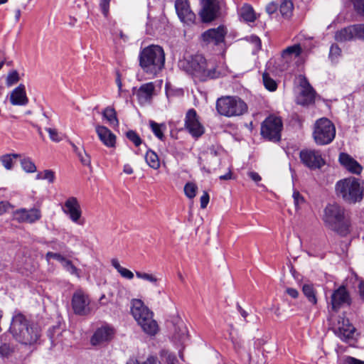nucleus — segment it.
<instances>
[{
  "instance_id": "nucleus-1",
  "label": "nucleus",
  "mask_w": 364,
  "mask_h": 364,
  "mask_svg": "<svg viewBox=\"0 0 364 364\" xmlns=\"http://www.w3.org/2000/svg\"><path fill=\"white\" fill-rule=\"evenodd\" d=\"M139 65L144 73L153 76L162 70L165 63V53L162 47L150 45L143 48L139 54Z\"/></svg>"
},
{
  "instance_id": "nucleus-2",
  "label": "nucleus",
  "mask_w": 364,
  "mask_h": 364,
  "mask_svg": "<svg viewBox=\"0 0 364 364\" xmlns=\"http://www.w3.org/2000/svg\"><path fill=\"white\" fill-rule=\"evenodd\" d=\"M9 331L17 341L24 345H32L40 337L38 329L31 326L21 314L14 316Z\"/></svg>"
},
{
  "instance_id": "nucleus-3",
  "label": "nucleus",
  "mask_w": 364,
  "mask_h": 364,
  "mask_svg": "<svg viewBox=\"0 0 364 364\" xmlns=\"http://www.w3.org/2000/svg\"><path fill=\"white\" fill-rule=\"evenodd\" d=\"M323 220L326 226L341 235H346L350 232V220L344 208L337 203L326 206Z\"/></svg>"
},
{
  "instance_id": "nucleus-4",
  "label": "nucleus",
  "mask_w": 364,
  "mask_h": 364,
  "mask_svg": "<svg viewBox=\"0 0 364 364\" xmlns=\"http://www.w3.org/2000/svg\"><path fill=\"white\" fill-rule=\"evenodd\" d=\"M186 71L200 81L217 78L220 73L217 70L215 63L207 61L200 54L191 55L186 60Z\"/></svg>"
},
{
  "instance_id": "nucleus-5",
  "label": "nucleus",
  "mask_w": 364,
  "mask_h": 364,
  "mask_svg": "<svg viewBox=\"0 0 364 364\" xmlns=\"http://www.w3.org/2000/svg\"><path fill=\"white\" fill-rule=\"evenodd\" d=\"M131 314L145 333L152 336L158 333L159 326L153 318V312L144 305L141 299L132 300Z\"/></svg>"
},
{
  "instance_id": "nucleus-6",
  "label": "nucleus",
  "mask_w": 364,
  "mask_h": 364,
  "mask_svg": "<svg viewBox=\"0 0 364 364\" xmlns=\"http://www.w3.org/2000/svg\"><path fill=\"white\" fill-rule=\"evenodd\" d=\"M335 188L336 194L348 203L360 202L363 198L364 188L354 177L338 181Z\"/></svg>"
},
{
  "instance_id": "nucleus-7",
  "label": "nucleus",
  "mask_w": 364,
  "mask_h": 364,
  "mask_svg": "<svg viewBox=\"0 0 364 364\" xmlns=\"http://www.w3.org/2000/svg\"><path fill=\"white\" fill-rule=\"evenodd\" d=\"M218 112L227 117H238L247 111V104L237 97L225 96L216 102Z\"/></svg>"
},
{
  "instance_id": "nucleus-8",
  "label": "nucleus",
  "mask_w": 364,
  "mask_h": 364,
  "mask_svg": "<svg viewBox=\"0 0 364 364\" xmlns=\"http://www.w3.org/2000/svg\"><path fill=\"white\" fill-rule=\"evenodd\" d=\"M336 136V128L333 124L327 118L318 119L313 132V137L318 145H326L331 143Z\"/></svg>"
},
{
  "instance_id": "nucleus-9",
  "label": "nucleus",
  "mask_w": 364,
  "mask_h": 364,
  "mask_svg": "<svg viewBox=\"0 0 364 364\" xmlns=\"http://www.w3.org/2000/svg\"><path fill=\"white\" fill-rule=\"evenodd\" d=\"M282 128V119L274 115H270L264 119L261 125V134L264 139L277 142L281 139Z\"/></svg>"
},
{
  "instance_id": "nucleus-10",
  "label": "nucleus",
  "mask_w": 364,
  "mask_h": 364,
  "mask_svg": "<svg viewBox=\"0 0 364 364\" xmlns=\"http://www.w3.org/2000/svg\"><path fill=\"white\" fill-rule=\"evenodd\" d=\"M199 16L203 23H211L220 15V0H201Z\"/></svg>"
},
{
  "instance_id": "nucleus-11",
  "label": "nucleus",
  "mask_w": 364,
  "mask_h": 364,
  "mask_svg": "<svg viewBox=\"0 0 364 364\" xmlns=\"http://www.w3.org/2000/svg\"><path fill=\"white\" fill-rule=\"evenodd\" d=\"M185 128L194 138L198 139L205 132V128L199 121V117L194 109L187 111L185 117Z\"/></svg>"
},
{
  "instance_id": "nucleus-12",
  "label": "nucleus",
  "mask_w": 364,
  "mask_h": 364,
  "mask_svg": "<svg viewBox=\"0 0 364 364\" xmlns=\"http://www.w3.org/2000/svg\"><path fill=\"white\" fill-rule=\"evenodd\" d=\"M299 156L301 162L310 169L321 168L325 164V161L318 151L301 150Z\"/></svg>"
},
{
  "instance_id": "nucleus-13",
  "label": "nucleus",
  "mask_w": 364,
  "mask_h": 364,
  "mask_svg": "<svg viewBox=\"0 0 364 364\" xmlns=\"http://www.w3.org/2000/svg\"><path fill=\"white\" fill-rule=\"evenodd\" d=\"M90 299L82 290L76 291L72 298V307L75 314L85 316L90 312Z\"/></svg>"
},
{
  "instance_id": "nucleus-14",
  "label": "nucleus",
  "mask_w": 364,
  "mask_h": 364,
  "mask_svg": "<svg viewBox=\"0 0 364 364\" xmlns=\"http://www.w3.org/2000/svg\"><path fill=\"white\" fill-rule=\"evenodd\" d=\"M62 210L63 213L69 217L72 222L78 225L82 224L80 221L82 210L77 198L74 196L69 197L65 200Z\"/></svg>"
},
{
  "instance_id": "nucleus-15",
  "label": "nucleus",
  "mask_w": 364,
  "mask_h": 364,
  "mask_svg": "<svg viewBox=\"0 0 364 364\" xmlns=\"http://www.w3.org/2000/svg\"><path fill=\"white\" fill-rule=\"evenodd\" d=\"M299 85L301 90L296 97V102L303 106L314 103L315 91L304 76L299 77Z\"/></svg>"
},
{
  "instance_id": "nucleus-16",
  "label": "nucleus",
  "mask_w": 364,
  "mask_h": 364,
  "mask_svg": "<svg viewBox=\"0 0 364 364\" xmlns=\"http://www.w3.org/2000/svg\"><path fill=\"white\" fill-rule=\"evenodd\" d=\"M14 219L18 223H34L41 218V210L36 208L31 209L19 208L13 213Z\"/></svg>"
},
{
  "instance_id": "nucleus-17",
  "label": "nucleus",
  "mask_w": 364,
  "mask_h": 364,
  "mask_svg": "<svg viewBox=\"0 0 364 364\" xmlns=\"http://www.w3.org/2000/svg\"><path fill=\"white\" fill-rule=\"evenodd\" d=\"M175 9L182 23H194L196 15L192 11L188 0H176Z\"/></svg>"
},
{
  "instance_id": "nucleus-18",
  "label": "nucleus",
  "mask_w": 364,
  "mask_h": 364,
  "mask_svg": "<svg viewBox=\"0 0 364 364\" xmlns=\"http://www.w3.org/2000/svg\"><path fill=\"white\" fill-rule=\"evenodd\" d=\"M355 328L348 319L339 316L336 326V334L343 341H347L353 338Z\"/></svg>"
},
{
  "instance_id": "nucleus-19",
  "label": "nucleus",
  "mask_w": 364,
  "mask_h": 364,
  "mask_svg": "<svg viewBox=\"0 0 364 364\" xmlns=\"http://www.w3.org/2000/svg\"><path fill=\"white\" fill-rule=\"evenodd\" d=\"M226 33V28L223 25H220L217 28H211L204 32L202 38L208 43L218 45L224 41Z\"/></svg>"
},
{
  "instance_id": "nucleus-20",
  "label": "nucleus",
  "mask_w": 364,
  "mask_h": 364,
  "mask_svg": "<svg viewBox=\"0 0 364 364\" xmlns=\"http://www.w3.org/2000/svg\"><path fill=\"white\" fill-rule=\"evenodd\" d=\"M114 329L109 326H102L96 330L91 338L93 346L102 344L111 341L114 336Z\"/></svg>"
},
{
  "instance_id": "nucleus-21",
  "label": "nucleus",
  "mask_w": 364,
  "mask_h": 364,
  "mask_svg": "<svg viewBox=\"0 0 364 364\" xmlns=\"http://www.w3.org/2000/svg\"><path fill=\"white\" fill-rule=\"evenodd\" d=\"M339 162L350 173L358 175L362 172V166L351 156L346 153H341Z\"/></svg>"
},
{
  "instance_id": "nucleus-22",
  "label": "nucleus",
  "mask_w": 364,
  "mask_h": 364,
  "mask_svg": "<svg viewBox=\"0 0 364 364\" xmlns=\"http://www.w3.org/2000/svg\"><path fill=\"white\" fill-rule=\"evenodd\" d=\"M95 131L100 141L107 147H114L116 136L106 127L97 125Z\"/></svg>"
},
{
  "instance_id": "nucleus-23",
  "label": "nucleus",
  "mask_w": 364,
  "mask_h": 364,
  "mask_svg": "<svg viewBox=\"0 0 364 364\" xmlns=\"http://www.w3.org/2000/svg\"><path fill=\"white\" fill-rule=\"evenodd\" d=\"M349 295L344 287H340L334 291L331 296V308L333 311L338 309L344 304L348 303Z\"/></svg>"
},
{
  "instance_id": "nucleus-24",
  "label": "nucleus",
  "mask_w": 364,
  "mask_h": 364,
  "mask_svg": "<svg viewBox=\"0 0 364 364\" xmlns=\"http://www.w3.org/2000/svg\"><path fill=\"white\" fill-rule=\"evenodd\" d=\"M155 86L154 82H147L143 84L136 92L137 99L141 105L149 103L154 92Z\"/></svg>"
},
{
  "instance_id": "nucleus-25",
  "label": "nucleus",
  "mask_w": 364,
  "mask_h": 364,
  "mask_svg": "<svg viewBox=\"0 0 364 364\" xmlns=\"http://www.w3.org/2000/svg\"><path fill=\"white\" fill-rule=\"evenodd\" d=\"M10 102L13 105H26L28 103V99L24 85L20 84L11 92Z\"/></svg>"
},
{
  "instance_id": "nucleus-26",
  "label": "nucleus",
  "mask_w": 364,
  "mask_h": 364,
  "mask_svg": "<svg viewBox=\"0 0 364 364\" xmlns=\"http://www.w3.org/2000/svg\"><path fill=\"white\" fill-rule=\"evenodd\" d=\"M240 20L253 23L257 19V15L253 7L249 4H244L238 11Z\"/></svg>"
},
{
  "instance_id": "nucleus-27",
  "label": "nucleus",
  "mask_w": 364,
  "mask_h": 364,
  "mask_svg": "<svg viewBox=\"0 0 364 364\" xmlns=\"http://www.w3.org/2000/svg\"><path fill=\"white\" fill-rule=\"evenodd\" d=\"M173 338L175 342L181 344L185 343L188 340V332L183 322L181 321L175 326Z\"/></svg>"
},
{
  "instance_id": "nucleus-28",
  "label": "nucleus",
  "mask_w": 364,
  "mask_h": 364,
  "mask_svg": "<svg viewBox=\"0 0 364 364\" xmlns=\"http://www.w3.org/2000/svg\"><path fill=\"white\" fill-rule=\"evenodd\" d=\"M356 28H353L352 25L341 29L336 33L335 39L337 41L343 42L350 41L354 38L353 31Z\"/></svg>"
},
{
  "instance_id": "nucleus-29",
  "label": "nucleus",
  "mask_w": 364,
  "mask_h": 364,
  "mask_svg": "<svg viewBox=\"0 0 364 364\" xmlns=\"http://www.w3.org/2000/svg\"><path fill=\"white\" fill-rule=\"evenodd\" d=\"M279 9L284 20H289L293 14V2L291 0H283L279 4Z\"/></svg>"
},
{
  "instance_id": "nucleus-30",
  "label": "nucleus",
  "mask_w": 364,
  "mask_h": 364,
  "mask_svg": "<svg viewBox=\"0 0 364 364\" xmlns=\"http://www.w3.org/2000/svg\"><path fill=\"white\" fill-rule=\"evenodd\" d=\"M102 116L108 121L109 124L113 127L119 126V121L114 108L111 107H106L102 112Z\"/></svg>"
},
{
  "instance_id": "nucleus-31",
  "label": "nucleus",
  "mask_w": 364,
  "mask_h": 364,
  "mask_svg": "<svg viewBox=\"0 0 364 364\" xmlns=\"http://www.w3.org/2000/svg\"><path fill=\"white\" fill-rule=\"evenodd\" d=\"M145 160L147 164L152 168L156 170L160 167V161L158 155L153 151L149 150L145 155Z\"/></svg>"
},
{
  "instance_id": "nucleus-32",
  "label": "nucleus",
  "mask_w": 364,
  "mask_h": 364,
  "mask_svg": "<svg viewBox=\"0 0 364 364\" xmlns=\"http://www.w3.org/2000/svg\"><path fill=\"white\" fill-rule=\"evenodd\" d=\"M111 263L122 277L127 279H132L134 278V273L128 269L122 267L117 259H112Z\"/></svg>"
},
{
  "instance_id": "nucleus-33",
  "label": "nucleus",
  "mask_w": 364,
  "mask_h": 364,
  "mask_svg": "<svg viewBox=\"0 0 364 364\" xmlns=\"http://www.w3.org/2000/svg\"><path fill=\"white\" fill-rule=\"evenodd\" d=\"M19 156L18 154H4L0 157V161L6 170H11L13 168L14 159Z\"/></svg>"
},
{
  "instance_id": "nucleus-34",
  "label": "nucleus",
  "mask_w": 364,
  "mask_h": 364,
  "mask_svg": "<svg viewBox=\"0 0 364 364\" xmlns=\"http://www.w3.org/2000/svg\"><path fill=\"white\" fill-rule=\"evenodd\" d=\"M302 291L304 294L306 296L309 302H311L313 304H316L317 303L316 291L314 289L313 285L309 284H304L302 287Z\"/></svg>"
},
{
  "instance_id": "nucleus-35",
  "label": "nucleus",
  "mask_w": 364,
  "mask_h": 364,
  "mask_svg": "<svg viewBox=\"0 0 364 364\" xmlns=\"http://www.w3.org/2000/svg\"><path fill=\"white\" fill-rule=\"evenodd\" d=\"M63 267L70 274L80 277V269H77L72 262V261L65 259L62 262Z\"/></svg>"
},
{
  "instance_id": "nucleus-36",
  "label": "nucleus",
  "mask_w": 364,
  "mask_h": 364,
  "mask_svg": "<svg viewBox=\"0 0 364 364\" xmlns=\"http://www.w3.org/2000/svg\"><path fill=\"white\" fill-rule=\"evenodd\" d=\"M263 83L267 90L274 92L277 88V84L274 80L271 78L267 73H264L262 75Z\"/></svg>"
},
{
  "instance_id": "nucleus-37",
  "label": "nucleus",
  "mask_w": 364,
  "mask_h": 364,
  "mask_svg": "<svg viewBox=\"0 0 364 364\" xmlns=\"http://www.w3.org/2000/svg\"><path fill=\"white\" fill-rule=\"evenodd\" d=\"M22 168L27 173H34L36 171V166L30 158H24L21 161Z\"/></svg>"
},
{
  "instance_id": "nucleus-38",
  "label": "nucleus",
  "mask_w": 364,
  "mask_h": 364,
  "mask_svg": "<svg viewBox=\"0 0 364 364\" xmlns=\"http://www.w3.org/2000/svg\"><path fill=\"white\" fill-rule=\"evenodd\" d=\"M301 53V48L299 44H295L291 46L287 47L282 51V57L286 58L288 55L294 54L295 56H299Z\"/></svg>"
},
{
  "instance_id": "nucleus-39",
  "label": "nucleus",
  "mask_w": 364,
  "mask_h": 364,
  "mask_svg": "<svg viewBox=\"0 0 364 364\" xmlns=\"http://www.w3.org/2000/svg\"><path fill=\"white\" fill-rule=\"evenodd\" d=\"M19 80L20 77L18 71L13 70L8 73L6 79V84L7 87H11L14 84L17 83Z\"/></svg>"
},
{
  "instance_id": "nucleus-40",
  "label": "nucleus",
  "mask_w": 364,
  "mask_h": 364,
  "mask_svg": "<svg viewBox=\"0 0 364 364\" xmlns=\"http://www.w3.org/2000/svg\"><path fill=\"white\" fill-rule=\"evenodd\" d=\"M197 186L193 183H187L184 186L185 195L190 199L193 198L196 196Z\"/></svg>"
},
{
  "instance_id": "nucleus-41",
  "label": "nucleus",
  "mask_w": 364,
  "mask_h": 364,
  "mask_svg": "<svg viewBox=\"0 0 364 364\" xmlns=\"http://www.w3.org/2000/svg\"><path fill=\"white\" fill-rule=\"evenodd\" d=\"M150 127L155 136L158 137L159 139H163L164 133L161 129V127H165V126L164 124H159L154 121H151Z\"/></svg>"
},
{
  "instance_id": "nucleus-42",
  "label": "nucleus",
  "mask_w": 364,
  "mask_h": 364,
  "mask_svg": "<svg viewBox=\"0 0 364 364\" xmlns=\"http://www.w3.org/2000/svg\"><path fill=\"white\" fill-rule=\"evenodd\" d=\"M136 276L137 278L148 281L155 286H156V283L158 282V279L151 274H148L145 272H136Z\"/></svg>"
},
{
  "instance_id": "nucleus-43",
  "label": "nucleus",
  "mask_w": 364,
  "mask_h": 364,
  "mask_svg": "<svg viewBox=\"0 0 364 364\" xmlns=\"http://www.w3.org/2000/svg\"><path fill=\"white\" fill-rule=\"evenodd\" d=\"M126 136L136 146H139L142 142L139 135L133 130L128 131Z\"/></svg>"
},
{
  "instance_id": "nucleus-44",
  "label": "nucleus",
  "mask_w": 364,
  "mask_h": 364,
  "mask_svg": "<svg viewBox=\"0 0 364 364\" xmlns=\"http://www.w3.org/2000/svg\"><path fill=\"white\" fill-rule=\"evenodd\" d=\"M341 54V49L337 45L333 44L331 46L329 52V58H331V61L336 62Z\"/></svg>"
},
{
  "instance_id": "nucleus-45",
  "label": "nucleus",
  "mask_w": 364,
  "mask_h": 364,
  "mask_svg": "<svg viewBox=\"0 0 364 364\" xmlns=\"http://www.w3.org/2000/svg\"><path fill=\"white\" fill-rule=\"evenodd\" d=\"M352 26L356 28L353 31L354 38L364 41V24H353Z\"/></svg>"
},
{
  "instance_id": "nucleus-46",
  "label": "nucleus",
  "mask_w": 364,
  "mask_h": 364,
  "mask_svg": "<svg viewBox=\"0 0 364 364\" xmlns=\"http://www.w3.org/2000/svg\"><path fill=\"white\" fill-rule=\"evenodd\" d=\"M127 364H159L157 358L149 356L146 360L140 362L136 360H129Z\"/></svg>"
},
{
  "instance_id": "nucleus-47",
  "label": "nucleus",
  "mask_w": 364,
  "mask_h": 364,
  "mask_svg": "<svg viewBox=\"0 0 364 364\" xmlns=\"http://www.w3.org/2000/svg\"><path fill=\"white\" fill-rule=\"evenodd\" d=\"M77 154L80 159V162L84 166H90V156L86 153V151L84 149L81 150V151L77 152Z\"/></svg>"
},
{
  "instance_id": "nucleus-48",
  "label": "nucleus",
  "mask_w": 364,
  "mask_h": 364,
  "mask_svg": "<svg viewBox=\"0 0 364 364\" xmlns=\"http://www.w3.org/2000/svg\"><path fill=\"white\" fill-rule=\"evenodd\" d=\"M14 349L9 344H3L0 346V356L8 358L13 353Z\"/></svg>"
},
{
  "instance_id": "nucleus-49",
  "label": "nucleus",
  "mask_w": 364,
  "mask_h": 364,
  "mask_svg": "<svg viewBox=\"0 0 364 364\" xmlns=\"http://www.w3.org/2000/svg\"><path fill=\"white\" fill-rule=\"evenodd\" d=\"M294 205L296 209H299L300 205L304 203V197L299 193L298 191H294L292 195Z\"/></svg>"
},
{
  "instance_id": "nucleus-50",
  "label": "nucleus",
  "mask_w": 364,
  "mask_h": 364,
  "mask_svg": "<svg viewBox=\"0 0 364 364\" xmlns=\"http://www.w3.org/2000/svg\"><path fill=\"white\" fill-rule=\"evenodd\" d=\"M46 258L47 261H49L50 259H56L58 262H60L61 264L65 259V257H64L60 254L55 253V252H47V254L46 255Z\"/></svg>"
},
{
  "instance_id": "nucleus-51",
  "label": "nucleus",
  "mask_w": 364,
  "mask_h": 364,
  "mask_svg": "<svg viewBox=\"0 0 364 364\" xmlns=\"http://www.w3.org/2000/svg\"><path fill=\"white\" fill-rule=\"evenodd\" d=\"M46 129L48 132L49 136L52 141L58 142L61 140V138L56 129L51 128H46Z\"/></svg>"
},
{
  "instance_id": "nucleus-52",
  "label": "nucleus",
  "mask_w": 364,
  "mask_h": 364,
  "mask_svg": "<svg viewBox=\"0 0 364 364\" xmlns=\"http://www.w3.org/2000/svg\"><path fill=\"white\" fill-rule=\"evenodd\" d=\"M164 356L167 364H178V361L173 354L168 352H164Z\"/></svg>"
},
{
  "instance_id": "nucleus-53",
  "label": "nucleus",
  "mask_w": 364,
  "mask_h": 364,
  "mask_svg": "<svg viewBox=\"0 0 364 364\" xmlns=\"http://www.w3.org/2000/svg\"><path fill=\"white\" fill-rule=\"evenodd\" d=\"M353 2L357 11L364 16V0H353Z\"/></svg>"
},
{
  "instance_id": "nucleus-54",
  "label": "nucleus",
  "mask_w": 364,
  "mask_h": 364,
  "mask_svg": "<svg viewBox=\"0 0 364 364\" xmlns=\"http://www.w3.org/2000/svg\"><path fill=\"white\" fill-rule=\"evenodd\" d=\"M278 9V4L274 1H272L266 6L265 10L269 15H272L277 11Z\"/></svg>"
},
{
  "instance_id": "nucleus-55",
  "label": "nucleus",
  "mask_w": 364,
  "mask_h": 364,
  "mask_svg": "<svg viewBox=\"0 0 364 364\" xmlns=\"http://www.w3.org/2000/svg\"><path fill=\"white\" fill-rule=\"evenodd\" d=\"M55 179V173L53 171L48 169L43 171V180H47L50 183H53Z\"/></svg>"
},
{
  "instance_id": "nucleus-56",
  "label": "nucleus",
  "mask_w": 364,
  "mask_h": 364,
  "mask_svg": "<svg viewBox=\"0 0 364 364\" xmlns=\"http://www.w3.org/2000/svg\"><path fill=\"white\" fill-rule=\"evenodd\" d=\"M110 0H100V6L102 10V14L105 16H107L109 11Z\"/></svg>"
},
{
  "instance_id": "nucleus-57",
  "label": "nucleus",
  "mask_w": 364,
  "mask_h": 364,
  "mask_svg": "<svg viewBox=\"0 0 364 364\" xmlns=\"http://www.w3.org/2000/svg\"><path fill=\"white\" fill-rule=\"evenodd\" d=\"M209 195L207 192H204L202 196L200 197V208L204 209L207 207L208 203H209Z\"/></svg>"
},
{
  "instance_id": "nucleus-58",
  "label": "nucleus",
  "mask_w": 364,
  "mask_h": 364,
  "mask_svg": "<svg viewBox=\"0 0 364 364\" xmlns=\"http://www.w3.org/2000/svg\"><path fill=\"white\" fill-rule=\"evenodd\" d=\"M343 364H364V361L358 360L353 357L347 356L344 359Z\"/></svg>"
},
{
  "instance_id": "nucleus-59",
  "label": "nucleus",
  "mask_w": 364,
  "mask_h": 364,
  "mask_svg": "<svg viewBox=\"0 0 364 364\" xmlns=\"http://www.w3.org/2000/svg\"><path fill=\"white\" fill-rule=\"evenodd\" d=\"M247 175L253 181H255L257 183L262 180L261 176L257 172L250 171L248 172Z\"/></svg>"
},
{
  "instance_id": "nucleus-60",
  "label": "nucleus",
  "mask_w": 364,
  "mask_h": 364,
  "mask_svg": "<svg viewBox=\"0 0 364 364\" xmlns=\"http://www.w3.org/2000/svg\"><path fill=\"white\" fill-rule=\"evenodd\" d=\"M251 42L255 45V49L259 50L261 48V41L256 36H252L250 37Z\"/></svg>"
},
{
  "instance_id": "nucleus-61",
  "label": "nucleus",
  "mask_w": 364,
  "mask_h": 364,
  "mask_svg": "<svg viewBox=\"0 0 364 364\" xmlns=\"http://www.w3.org/2000/svg\"><path fill=\"white\" fill-rule=\"evenodd\" d=\"M286 293L293 299H296L299 296V291L294 288H287Z\"/></svg>"
},
{
  "instance_id": "nucleus-62",
  "label": "nucleus",
  "mask_w": 364,
  "mask_h": 364,
  "mask_svg": "<svg viewBox=\"0 0 364 364\" xmlns=\"http://www.w3.org/2000/svg\"><path fill=\"white\" fill-rule=\"evenodd\" d=\"M9 206V203L1 202L0 203V215L5 213L7 211Z\"/></svg>"
},
{
  "instance_id": "nucleus-63",
  "label": "nucleus",
  "mask_w": 364,
  "mask_h": 364,
  "mask_svg": "<svg viewBox=\"0 0 364 364\" xmlns=\"http://www.w3.org/2000/svg\"><path fill=\"white\" fill-rule=\"evenodd\" d=\"M116 83L118 87L119 95H120L122 92V83L120 75L119 73H117V76L116 78Z\"/></svg>"
},
{
  "instance_id": "nucleus-64",
  "label": "nucleus",
  "mask_w": 364,
  "mask_h": 364,
  "mask_svg": "<svg viewBox=\"0 0 364 364\" xmlns=\"http://www.w3.org/2000/svg\"><path fill=\"white\" fill-rule=\"evenodd\" d=\"M237 309L240 314H241V316L245 319L248 316L247 312L245 311L238 304H237Z\"/></svg>"
}]
</instances>
